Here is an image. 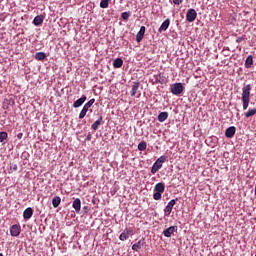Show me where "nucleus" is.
<instances>
[{
  "label": "nucleus",
  "instance_id": "1",
  "mask_svg": "<svg viewBox=\"0 0 256 256\" xmlns=\"http://www.w3.org/2000/svg\"><path fill=\"white\" fill-rule=\"evenodd\" d=\"M165 161H167L166 156H160L156 160V162L153 164V166L151 168L152 175H155V173H157V171H159V169H161V167H163V164L165 163Z\"/></svg>",
  "mask_w": 256,
  "mask_h": 256
},
{
  "label": "nucleus",
  "instance_id": "2",
  "mask_svg": "<svg viewBox=\"0 0 256 256\" xmlns=\"http://www.w3.org/2000/svg\"><path fill=\"white\" fill-rule=\"evenodd\" d=\"M184 90L185 87L183 86L182 83H174L170 88V91L173 95H181V93H183Z\"/></svg>",
  "mask_w": 256,
  "mask_h": 256
},
{
  "label": "nucleus",
  "instance_id": "3",
  "mask_svg": "<svg viewBox=\"0 0 256 256\" xmlns=\"http://www.w3.org/2000/svg\"><path fill=\"white\" fill-rule=\"evenodd\" d=\"M251 84H247L242 88V100L251 101Z\"/></svg>",
  "mask_w": 256,
  "mask_h": 256
},
{
  "label": "nucleus",
  "instance_id": "4",
  "mask_svg": "<svg viewBox=\"0 0 256 256\" xmlns=\"http://www.w3.org/2000/svg\"><path fill=\"white\" fill-rule=\"evenodd\" d=\"M197 19V11L193 8L189 9L186 14V20L188 23H193Z\"/></svg>",
  "mask_w": 256,
  "mask_h": 256
},
{
  "label": "nucleus",
  "instance_id": "5",
  "mask_svg": "<svg viewBox=\"0 0 256 256\" xmlns=\"http://www.w3.org/2000/svg\"><path fill=\"white\" fill-rule=\"evenodd\" d=\"M10 235L12 237H19L21 235V226L14 224L10 227Z\"/></svg>",
  "mask_w": 256,
  "mask_h": 256
},
{
  "label": "nucleus",
  "instance_id": "6",
  "mask_svg": "<svg viewBox=\"0 0 256 256\" xmlns=\"http://www.w3.org/2000/svg\"><path fill=\"white\" fill-rule=\"evenodd\" d=\"M175 203H176L175 199L168 202L167 206L164 209L165 217H169V215H171V212L173 211V207H175Z\"/></svg>",
  "mask_w": 256,
  "mask_h": 256
},
{
  "label": "nucleus",
  "instance_id": "7",
  "mask_svg": "<svg viewBox=\"0 0 256 256\" xmlns=\"http://www.w3.org/2000/svg\"><path fill=\"white\" fill-rule=\"evenodd\" d=\"M236 132L237 128H235V126H230L225 131V137H227V139H233V137H235Z\"/></svg>",
  "mask_w": 256,
  "mask_h": 256
},
{
  "label": "nucleus",
  "instance_id": "8",
  "mask_svg": "<svg viewBox=\"0 0 256 256\" xmlns=\"http://www.w3.org/2000/svg\"><path fill=\"white\" fill-rule=\"evenodd\" d=\"M145 31V26H141L139 32L136 34L137 43H141L143 41V38L145 37Z\"/></svg>",
  "mask_w": 256,
  "mask_h": 256
},
{
  "label": "nucleus",
  "instance_id": "9",
  "mask_svg": "<svg viewBox=\"0 0 256 256\" xmlns=\"http://www.w3.org/2000/svg\"><path fill=\"white\" fill-rule=\"evenodd\" d=\"M169 25H171V20L167 18L159 27L158 33H163V31H167V29H169Z\"/></svg>",
  "mask_w": 256,
  "mask_h": 256
},
{
  "label": "nucleus",
  "instance_id": "10",
  "mask_svg": "<svg viewBox=\"0 0 256 256\" xmlns=\"http://www.w3.org/2000/svg\"><path fill=\"white\" fill-rule=\"evenodd\" d=\"M144 245H145V239H141L132 245V250L133 251H141V249H143Z\"/></svg>",
  "mask_w": 256,
  "mask_h": 256
},
{
  "label": "nucleus",
  "instance_id": "11",
  "mask_svg": "<svg viewBox=\"0 0 256 256\" xmlns=\"http://www.w3.org/2000/svg\"><path fill=\"white\" fill-rule=\"evenodd\" d=\"M139 86H140V83L139 82H134L133 85H132V89H131V92H130V95L131 97H135V95H137L138 93V97L139 95H141V93H139Z\"/></svg>",
  "mask_w": 256,
  "mask_h": 256
},
{
  "label": "nucleus",
  "instance_id": "12",
  "mask_svg": "<svg viewBox=\"0 0 256 256\" xmlns=\"http://www.w3.org/2000/svg\"><path fill=\"white\" fill-rule=\"evenodd\" d=\"M175 231H177V226H170L169 228L163 231L164 237H171Z\"/></svg>",
  "mask_w": 256,
  "mask_h": 256
},
{
  "label": "nucleus",
  "instance_id": "13",
  "mask_svg": "<svg viewBox=\"0 0 256 256\" xmlns=\"http://www.w3.org/2000/svg\"><path fill=\"white\" fill-rule=\"evenodd\" d=\"M85 101H87V96L83 95L81 98H79L78 100H76L73 103L74 109L81 107V105H83V103H85Z\"/></svg>",
  "mask_w": 256,
  "mask_h": 256
},
{
  "label": "nucleus",
  "instance_id": "14",
  "mask_svg": "<svg viewBox=\"0 0 256 256\" xmlns=\"http://www.w3.org/2000/svg\"><path fill=\"white\" fill-rule=\"evenodd\" d=\"M73 209H75L76 213L81 212V199L76 198L72 203Z\"/></svg>",
  "mask_w": 256,
  "mask_h": 256
},
{
  "label": "nucleus",
  "instance_id": "15",
  "mask_svg": "<svg viewBox=\"0 0 256 256\" xmlns=\"http://www.w3.org/2000/svg\"><path fill=\"white\" fill-rule=\"evenodd\" d=\"M45 20V17H43V15H38L34 18L33 20V24L36 26V27H39V25H42L43 24V21Z\"/></svg>",
  "mask_w": 256,
  "mask_h": 256
},
{
  "label": "nucleus",
  "instance_id": "16",
  "mask_svg": "<svg viewBox=\"0 0 256 256\" xmlns=\"http://www.w3.org/2000/svg\"><path fill=\"white\" fill-rule=\"evenodd\" d=\"M31 217H33V208L29 207L26 210H24L23 218L28 220L31 219Z\"/></svg>",
  "mask_w": 256,
  "mask_h": 256
},
{
  "label": "nucleus",
  "instance_id": "17",
  "mask_svg": "<svg viewBox=\"0 0 256 256\" xmlns=\"http://www.w3.org/2000/svg\"><path fill=\"white\" fill-rule=\"evenodd\" d=\"M154 191H156L157 193H165V184H163L162 182L157 183L155 185Z\"/></svg>",
  "mask_w": 256,
  "mask_h": 256
},
{
  "label": "nucleus",
  "instance_id": "18",
  "mask_svg": "<svg viewBox=\"0 0 256 256\" xmlns=\"http://www.w3.org/2000/svg\"><path fill=\"white\" fill-rule=\"evenodd\" d=\"M168 118H169V113L168 112H161L158 115V121L160 123H164V121H167Z\"/></svg>",
  "mask_w": 256,
  "mask_h": 256
},
{
  "label": "nucleus",
  "instance_id": "19",
  "mask_svg": "<svg viewBox=\"0 0 256 256\" xmlns=\"http://www.w3.org/2000/svg\"><path fill=\"white\" fill-rule=\"evenodd\" d=\"M253 66V55H249L245 60V67L246 69H251Z\"/></svg>",
  "mask_w": 256,
  "mask_h": 256
},
{
  "label": "nucleus",
  "instance_id": "20",
  "mask_svg": "<svg viewBox=\"0 0 256 256\" xmlns=\"http://www.w3.org/2000/svg\"><path fill=\"white\" fill-rule=\"evenodd\" d=\"M101 123H103V116H100L98 120H96L93 124H92V129L94 131H97V129H99V125H101Z\"/></svg>",
  "mask_w": 256,
  "mask_h": 256
},
{
  "label": "nucleus",
  "instance_id": "21",
  "mask_svg": "<svg viewBox=\"0 0 256 256\" xmlns=\"http://www.w3.org/2000/svg\"><path fill=\"white\" fill-rule=\"evenodd\" d=\"M52 205L54 209H57V207H59V205H61V197L56 196L53 198L52 200Z\"/></svg>",
  "mask_w": 256,
  "mask_h": 256
},
{
  "label": "nucleus",
  "instance_id": "22",
  "mask_svg": "<svg viewBox=\"0 0 256 256\" xmlns=\"http://www.w3.org/2000/svg\"><path fill=\"white\" fill-rule=\"evenodd\" d=\"M46 57H47V54H45L44 52H38L35 54L36 61H44Z\"/></svg>",
  "mask_w": 256,
  "mask_h": 256
},
{
  "label": "nucleus",
  "instance_id": "23",
  "mask_svg": "<svg viewBox=\"0 0 256 256\" xmlns=\"http://www.w3.org/2000/svg\"><path fill=\"white\" fill-rule=\"evenodd\" d=\"M255 114H256V108H252L244 113V117H246V119H249V117H253Z\"/></svg>",
  "mask_w": 256,
  "mask_h": 256
},
{
  "label": "nucleus",
  "instance_id": "24",
  "mask_svg": "<svg viewBox=\"0 0 256 256\" xmlns=\"http://www.w3.org/2000/svg\"><path fill=\"white\" fill-rule=\"evenodd\" d=\"M123 66V60L121 58H117L116 60H114L113 62V67H115V69H119V67Z\"/></svg>",
  "mask_w": 256,
  "mask_h": 256
},
{
  "label": "nucleus",
  "instance_id": "25",
  "mask_svg": "<svg viewBox=\"0 0 256 256\" xmlns=\"http://www.w3.org/2000/svg\"><path fill=\"white\" fill-rule=\"evenodd\" d=\"M87 111H89V108H87V106H83L79 114V119H85V115H87Z\"/></svg>",
  "mask_w": 256,
  "mask_h": 256
},
{
  "label": "nucleus",
  "instance_id": "26",
  "mask_svg": "<svg viewBox=\"0 0 256 256\" xmlns=\"http://www.w3.org/2000/svg\"><path fill=\"white\" fill-rule=\"evenodd\" d=\"M145 149H147V142L142 141L138 144V150L139 151H145Z\"/></svg>",
  "mask_w": 256,
  "mask_h": 256
},
{
  "label": "nucleus",
  "instance_id": "27",
  "mask_svg": "<svg viewBox=\"0 0 256 256\" xmlns=\"http://www.w3.org/2000/svg\"><path fill=\"white\" fill-rule=\"evenodd\" d=\"M109 1L111 0H101L100 2L101 9H107V7H109Z\"/></svg>",
  "mask_w": 256,
  "mask_h": 256
},
{
  "label": "nucleus",
  "instance_id": "28",
  "mask_svg": "<svg viewBox=\"0 0 256 256\" xmlns=\"http://www.w3.org/2000/svg\"><path fill=\"white\" fill-rule=\"evenodd\" d=\"M129 238V230H126V232H123L121 235H120V240L121 241H126V239Z\"/></svg>",
  "mask_w": 256,
  "mask_h": 256
},
{
  "label": "nucleus",
  "instance_id": "29",
  "mask_svg": "<svg viewBox=\"0 0 256 256\" xmlns=\"http://www.w3.org/2000/svg\"><path fill=\"white\" fill-rule=\"evenodd\" d=\"M251 102V100H242V107L244 111H247V109H249V103Z\"/></svg>",
  "mask_w": 256,
  "mask_h": 256
},
{
  "label": "nucleus",
  "instance_id": "30",
  "mask_svg": "<svg viewBox=\"0 0 256 256\" xmlns=\"http://www.w3.org/2000/svg\"><path fill=\"white\" fill-rule=\"evenodd\" d=\"M7 137H9L7 132H0V143H3L7 139Z\"/></svg>",
  "mask_w": 256,
  "mask_h": 256
},
{
  "label": "nucleus",
  "instance_id": "31",
  "mask_svg": "<svg viewBox=\"0 0 256 256\" xmlns=\"http://www.w3.org/2000/svg\"><path fill=\"white\" fill-rule=\"evenodd\" d=\"M161 192H155L154 194H153V199H155V201H161Z\"/></svg>",
  "mask_w": 256,
  "mask_h": 256
},
{
  "label": "nucleus",
  "instance_id": "32",
  "mask_svg": "<svg viewBox=\"0 0 256 256\" xmlns=\"http://www.w3.org/2000/svg\"><path fill=\"white\" fill-rule=\"evenodd\" d=\"M94 103H95V99L92 98L84 106L89 109L90 107H93Z\"/></svg>",
  "mask_w": 256,
  "mask_h": 256
},
{
  "label": "nucleus",
  "instance_id": "33",
  "mask_svg": "<svg viewBox=\"0 0 256 256\" xmlns=\"http://www.w3.org/2000/svg\"><path fill=\"white\" fill-rule=\"evenodd\" d=\"M122 19H124L125 21H127V19H129V13H128V12H123V13H122Z\"/></svg>",
  "mask_w": 256,
  "mask_h": 256
},
{
  "label": "nucleus",
  "instance_id": "34",
  "mask_svg": "<svg viewBox=\"0 0 256 256\" xmlns=\"http://www.w3.org/2000/svg\"><path fill=\"white\" fill-rule=\"evenodd\" d=\"M174 5H181L183 3V0H172Z\"/></svg>",
  "mask_w": 256,
  "mask_h": 256
},
{
  "label": "nucleus",
  "instance_id": "35",
  "mask_svg": "<svg viewBox=\"0 0 256 256\" xmlns=\"http://www.w3.org/2000/svg\"><path fill=\"white\" fill-rule=\"evenodd\" d=\"M11 171H17V164H12L10 166Z\"/></svg>",
  "mask_w": 256,
  "mask_h": 256
},
{
  "label": "nucleus",
  "instance_id": "36",
  "mask_svg": "<svg viewBox=\"0 0 256 256\" xmlns=\"http://www.w3.org/2000/svg\"><path fill=\"white\" fill-rule=\"evenodd\" d=\"M17 138H18V139H23V133H19V134L17 135Z\"/></svg>",
  "mask_w": 256,
  "mask_h": 256
},
{
  "label": "nucleus",
  "instance_id": "37",
  "mask_svg": "<svg viewBox=\"0 0 256 256\" xmlns=\"http://www.w3.org/2000/svg\"><path fill=\"white\" fill-rule=\"evenodd\" d=\"M0 256H3V255L0 253Z\"/></svg>",
  "mask_w": 256,
  "mask_h": 256
}]
</instances>
